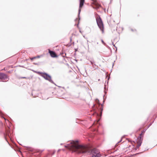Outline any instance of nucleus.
Returning a JSON list of instances; mask_svg holds the SVG:
<instances>
[{"label": "nucleus", "mask_w": 157, "mask_h": 157, "mask_svg": "<svg viewBox=\"0 0 157 157\" xmlns=\"http://www.w3.org/2000/svg\"><path fill=\"white\" fill-rule=\"evenodd\" d=\"M65 147L78 153H85L90 151L88 146L79 145L77 141H72L70 144L65 146Z\"/></svg>", "instance_id": "1"}, {"label": "nucleus", "mask_w": 157, "mask_h": 157, "mask_svg": "<svg viewBox=\"0 0 157 157\" xmlns=\"http://www.w3.org/2000/svg\"><path fill=\"white\" fill-rule=\"evenodd\" d=\"M49 53L50 54L51 56L53 58H55L57 57V54L55 53V52L53 51H52L49 50Z\"/></svg>", "instance_id": "7"}, {"label": "nucleus", "mask_w": 157, "mask_h": 157, "mask_svg": "<svg viewBox=\"0 0 157 157\" xmlns=\"http://www.w3.org/2000/svg\"><path fill=\"white\" fill-rule=\"evenodd\" d=\"M85 2V0H80V4L79 8V12H80L81 11V8L83 6L84 3Z\"/></svg>", "instance_id": "9"}, {"label": "nucleus", "mask_w": 157, "mask_h": 157, "mask_svg": "<svg viewBox=\"0 0 157 157\" xmlns=\"http://www.w3.org/2000/svg\"><path fill=\"white\" fill-rule=\"evenodd\" d=\"M96 20L98 26L101 31L102 33H103L104 32V25L102 19L100 16L98 15H97L96 17Z\"/></svg>", "instance_id": "3"}, {"label": "nucleus", "mask_w": 157, "mask_h": 157, "mask_svg": "<svg viewBox=\"0 0 157 157\" xmlns=\"http://www.w3.org/2000/svg\"><path fill=\"white\" fill-rule=\"evenodd\" d=\"M36 57H37V58H39L40 57V56H36Z\"/></svg>", "instance_id": "15"}, {"label": "nucleus", "mask_w": 157, "mask_h": 157, "mask_svg": "<svg viewBox=\"0 0 157 157\" xmlns=\"http://www.w3.org/2000/svg\"><path fill=\"white\" fill-rule=\"evenodd\" d=\"M144 134V133L143 132H142L140 134V136L138 138L137 145L136 147H134L135 144V142L128 140L126 141L124 143V149L128 148V150H127V151H134L137 150L141 146L143 139Z\"/></svg>", "instance_id": "2"}, {"label": "nucleus", "mask_w": 157, "mask_h": 157, "mask_svg": "<svg viewBox=\"0 0 157 157\" xmlns=\"http://www.w3.org/2000/svg\"><path fill=\"white\" fill-rule=\"evenodd\" d=\"M85 2V0H80V4L79 8V12H80L81 11V8L83 6L84 3Z\"/></svg>", "instance_id": "8"}, {"label": "nucleus", "mask_w": 157, "mask_h": 157, "mask_svg": "<svg viewBox=\"0 0 157 157\" xmlns=\"http://www.w3.org/2000/svg\"><path fill=\"white\" fill-rule=\"evenodd\" d=\"M36 58H37V57H34L33 58H30V59L32 61L33 59H36Z\"/></svg>", "instance_id": "12"}, {"label": "nucleus", "mask_w": 157, "mask_h": 157, "mask_svg": "<svg viewBox=\"0 0 157 157\" xmlns=\"http://www.w3.org/2000/svg\"><path fill=\"white\" fill-rule=\"evenodd\" d=\"M95 102L97 103H98V104H99V100L98 99H96L95 100Z\"/></svg>", "instance_id": "11"}, {"label": "nucleus", "mask_w": 157, "mask_h": 157, "mask_svg": "<svg viewBox=\"0 0 157 157\" xmlns=\"http://www.w3.org/2000/svg\"><path fill=\"white\" fill-rule=\"evenodd\" d=\"M0 79L3 82H6L9 80V78L7 75L3 73H0Z\"/></svg>", "instance_id": "5"}, {"label": "nucleus", "mask_w": 157, "mask_h": 157, "mask_svg": "<svg viewBox=\"0 0 157 157\" xmlns=\"http://www.w3.org/2000/svg\"><path fill=\"white\" fill-rule=\"evenodd\" d=\"M102 43H103V44H104V41L103 40H102L101 41Z\"/></svg>", "instance_id": "16"}, {"label": "nucleus", "mask_w": 157, "mask_h": 157, "mask_svg": "<svg viewBox=\"0 0 157 157\" xmlns=\"http://www.w3.org/2000/svg\"><path fill=\"white\" fill-rule=\"evenodd\" d=\"M92 155V157H100L101 155L100 152L97 149H94L91 152Z\"/></svg>", "instance_id": "4"}, {"label": "nucleus", "mask_w": 157, "mask_h": 157, "mask_svg": "<svg viewBox=\"0 0 157 157\" xmlns=\"http://www.w3.org/2000/svg\"><path fill=\"white\" fill-rule=\"evenodd\" d=\"M70 41L71 42L72 41V37H71L70 38Z\"/></svg>", "instance_id": "14"}, {"label": "nucleus", "mask_w": 157, "mask_h": 157, "mask_svg": "<svg viewBox=\"0 0 157 157\" xmlns=\"http://www.w3.org/2000/svg\"><path fill=\"white\" fill-rule=\"evenodd\" d=\"M100 109L101 110V113L102 111V109H103L102 107H100Z\"/></svg>", "instance_id": "13"}, {"label": "nucleus", "mask_w": 157, "mask_h": 157, "mask_svg": "<svg viewBox=\"0 0 157 157\" xmlns=\"http://www.w3.org/2000/svg\"><path fill=\"white\" fill-rule=\"evenodd\" d=\"M92 0L94 2V4L96 6L97 8H99L101 6L97 2L96 0Z\"/></svg>", "instance_id": "10"}, {"label": "nucleus", "mask_w": 157, "mask_h": 157, "mask_svg": "<svg viewBox=\"0 0 157 157\" xmlns=\"http://www.w3.org/2000/svg\"><path fill=\"white\" fill-rule=\"evenodd\" d=\"M22 78H25V77H23Z\"/></svg>", "instance_id": "17"}, {"label": "nucleus", "mask_w": 157, "mask_h": 157, "mask_svg": "<svg viewBox=\"0 0 157 157\" xmlns=\"http://www.w3.org/2000/svg\"><path fill=\"white\" fill-rule=\"evenodd\" d=\"M37 73L41 75L42 76L47 80H49L51 79V77L46 73L38 72Z\"/></svg>", "instance_id": "6"}]
</instances>
